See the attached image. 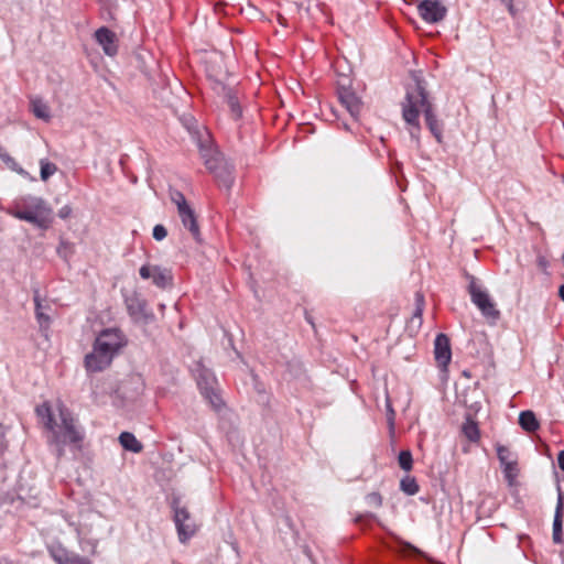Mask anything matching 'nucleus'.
Segmentation results:
<instances>
[{
    "instance_id": "nucleus-1",
    "label": "nucleus",
    "mask_w": 564,
    "mask_h": 564,
    "mask_svg": "<svg viewBox=\"0 0 564 564\" xmlns=\"http://www.w3.org/2000/svg\"><path fill=\"white\" fill-rule=\"evenodd\" d=\"M420 111H423L425 122L431 133L435 139L442 141V124L437 120L431 102L427 100V95L424 86L420 80H416L413 86L406 89L405 99L402 102V117L404 121L411 127L410 134L419 141L420 134Z\"/></svg>"
},
{
    "instance_id": "nucleus-2",
    "label": "nucleus",
    "mask_w": 564,
    "mask_h": 564,
    "mask_svg": "<svg viewBox=\"0 0 564 564\" xmlns=\"http://www.w3.org/2000/svg\"><path fill=\"white\" fill-rule=\"evenodd\" d=\"M59 422L54 420L48 429L52 432L51 444L56 447L57 457L64 455V446L69 445L72 448L79 451L84 440V432L77 425L73 414L63 404L58 405Z\"/></svg>"
},
{
    "instance_id": "nucleus-3",
    "label": "nucleus",
    "mask_w": 564,
    "mask_h": 564,
    "mask_svg": "<svg viewBox=\"0 0 564 564\" xmlns=\"http://www.w3.org/2000/svg\"><path fill=\"white\" fill-rule=\"evenodd\" d=\"M10 214L43 230L48 229L53 221L52 208L47 206L43 198L35 196L22 197L10 210Z\"/></svg>"
},
{
    "instance_id": "nucleus-4",
    "label": "nucleus",
    "mask_w": 564,
    "mask_h": 564,
    "mask_svg": "<svg viewBox=\"0 0 564 564\" xmlns=\"http://www.w3.org/2000/svg\"><path fill=\"white\" fill-rule=\"evenodd\" d=\"M197 386L206 400L216 410L223 405V400L218 393L217 379L210 369L205 367L202 361L196 362L193 368Z\"/></svg>"
},
{
    "instance_id": "nucleus-5",
    "label": "nucleus",
    "mask_w": 564,
    "mask_h": 564,
    "mask_svg": "<svg viewBox=\"0 0 564 564\" xmlns=\"http://www.w3.org/2000/svg\"><path fill=\"white\" fill-rule=\"evenodd\" d=\"M199 149L205 166L216 176L217 181L223 186L229 188L232 184V167L224 160L218 151L203 145H200Z\"/></svg>"
},
{
    "instance_id": "nucleus-6",
    "label": "nucleus",
    "mask_w": 564,
    "mask_h": 564,
    "mask_svg": "<svg viewBox=\"0 0 564 564\" xmlns=\"http://www.w3.org/2000/svg\"><path fill=\"white\" fill-rule=\"evenodd\" d=\"M468 292L471 302L481 312L484 317L492 323H496L500 318V311L496 307V304L486 291L481 290L475 282H471L468 286Z\"/></svg>"
},
{
    "instance_id": "nucleus-7",
    "label": "nucleus",
    "mask_w": 564,
    "mask_h": 564,
    "mask_svg": "<svg viewBox=\"0 0 564 564\" xmlns=\"http://www.w3.org/2000/svg\"><path fill=\"white\" fill-rule=\"evenodd\" d=\"M124 344V337L119 329L107 328L97 336L94 347L101 352L110 355V358L113 359Z\"/></svg>"
},
{
    "instance_id": "nucleus-8",
    "label": "nucleus",
    "mask_w": 564,
    "mask_h": 564,
    "mask_svg": "<svg viewBox=\"0 0 564 564\" xmlns=\"http://www.w3.org/2000/svg\"><path fill=\"white\" fill-rule=\"evenodd\" d=\"M174 521L181 542H186L196 532V523L186 508L174 505Z\"/></svg>"
},
{
    "instance_id": "nucleus-9",
    "label": "nucleus",
    "mask_w": 564,
    "mask_h": 564,
    "mask_svg": "<svg viewBox=\"0 0 564 564\" xmlns=\"http://www.w3.org/2000/svg\"><path fill=\"white\" fill-rule=\"evenodd\" d=\"M139 274L144 280L152 279L153 284L160 289L172 285L173 275L166 268L144 264L140 268Z\"/></svg>"
},
{
    "instance_id": "nucleus-10",
    "label": "nucleus",
    "mask_w": 564,
    "mask_h": 564,
    "mask_svg": "<svg viewBox=\"0 0 564 564\" xmlns=\"http://www.w3.org/2000/svg\"><path fill=\"white\" fill-rule=\"evenodd\" d=\"M420 17L426 23H437L442 21L447 13L446 7L438 0H423L417 6Z\"/></svg>"
},
{
    "instance_id": "nucleus-11",
    "label": "nucleus",
    "mask_w": 564,
    "mask_h": 564,
    "mask_svg": "<svg viewBox=\"0 0 564 564\" xmlns=\"http://www.w3.org/2000/svg\"><path fill=\"white\" fill-rule=\"evenodd\" d=\"M434 357L441 371L447 372L452 360V348L449 338L445 334H438L434 340Z\"/></svg>"
},
{
    "instance_id": "nucleus-12",
    "label": "nucleus",
    "mask_w": 564,
    "mask_h": 564,
    "mask_svg": "<svg viewBox=\"0 0 564 564\" xmlns=\"http://www.w3.org/2000/svg\"><path fill=\"white\" fill-rule=\"evenodd\" d=\"M213 89L219 96H223L226 102L228 104L230 111L235 119L241 117L242 109L239 104V98L237 96V91L230 87H227L219 80H215L213 84Z\"/></svg>"
},
{
    "instance_id": "nucleus-13",
    "label": "nucleus",
    "mask_w": 564,
    "mask_h": 564,
    "mask_svg": "<svg viewBox=\"0 0 564 564\" xmlns=\"http://www.w3.org/2000/svg\"><path fill=\"white\" fill-rule=\"evenodd\" d=\"M338 99L352 118H357L361 110V101L357 95L345 84L338 85Z\"/></svg>"
},
{
    "instance_id": "nucleus-14",
    "label": "nucleus",
    "mask_w": 564,
    "mask_h": 564,
    "mask_svg": "<svg viewBox=\"0 0 564 564\" xmlns=\"http://www.w3.org/2000/svg\"><path fill=\"white\" fill-rule=\"evenodd\" d=\"M127 310L135 321H148L153 314L148 312L147 302L139 294L133 293L126 297Z\"/></svg>"
},
{
    "instance_id": "nucleus-15",
    "label": "nucleus",
    "mask_w": 564,
    "mask_h": 564,
    "mask_svg": "<svg viewBox=\"0 0 564 564\" xmlns=\"http://www.w3.org/2000/svg\"><path fill=\"white\" fill-rule=\"evenodd\" d=\"M111 361L110 355L101 352L94 347L93 351L85 357V367L89 372H99L109 367Z\"/></svg>"
},
{
    "instance_id": "nucleus-16",
    "label": "nucleus",
    "mask_w": 564,
    "mask_h": 564,
    "mask_svg": "<svg viewBox=\"0 0 564 564\" xmlns=\"http://www.w3.org/2000/svg\"><path fill=\"white\" fill-rule=\"evenodd\" d=\"M95 39L108 56H115L118 52L117 36L108 28L102 26L95 32Z\"/></svg>"
},
{
    "instance_id": "nucleus-17",
    "label": "nucleus",
    "mask_w": 564,
    "mask_h": 564,
    "mask_svg": "<svg viewBox=\"0 0 564 564\" xmlns=\"http://www.w3.org/2000/svg\"><path fill=\"white\" fill-rule=\"evenodd\" d=\"M177 213L183 226L192 234L193 238L199 242L200 231L194 209L188 206L185 208L183 207L182 209L177 210Z\"/></svg>"
},
{
    "instance_id": "nucleus-18",
    "label": "nucleus",
    "mask_w": 564,
    "mask_h": 564,
    "mask_svg": "<svg viewBox=\"0 0 564 564\" xmlns=\"http://www.w3.org/2000/svg\"><path fill=\"white\" fill-rule=\"evenodd\" d=\"M463 435L470 442L477 443L480 440V430L478 423L468 415L462 425Z\"/></svg>"
},
{
    "instance_id": "nucleus-19",
    "label": "nucleus",
    "mask_w": 564,
    "mask_h": 564,
    "mask_svg": "<svg viewBox=\"0 0 564 564\" xmlns=\"http://www.w3.org/2000/svg\"><path fill=\"white\" fill-rule=\"evenodd\" d=\"M519 424L524 431H527L529 433L535 432L540 427V423H539L534 412H532L530 410L522 411L520 413Z\"/></svg>"
},
{
    "instance_id": "nucleus-20",
    "label": "nucleus",
    "mask_w": 564,
    "mask_h": 564,
    "mask_svg": "<svg viewBox=\"0 0 564 564\" xmlns=\"http://www.w3.org/2000/svg\"><path fill=\"white\" fill-rule=\"evenodd\" d=\"M50 555L57 564H70L74 553L68 552L63 545L55 544L48 549Z\"/></svg>"
},
{
    "instance_id": "nucleus-21",
    "label": "nucleus",
    "mask_w": 564,
    "mask_h": 564,
    "mask_svg": "<svg viewBox=\"0 0 564 564\" xmlns=\"http://www.w3.org/2000/svg\"><path fill=\"white\" fill-rule=\"evenodd\" d=\"M121 446L132 453H140L143 448L142 444L130 432H122L119 436Z\"/></svg>"
},
{
    "instance_id": "nucleus-22",
    "label": "nucleus",
    "mask_w": 564,
    "mask_h": 564,
    "mask_svg": "<svg viewBox=\"0 0 564 564\" xmlns=\"http://www.w3.org/2000/svg\"><path fill=\"white\" fill-rule=\"evenodd\" d=\"M31 109L36 118L46 122L52 118L50 107L40 98L31 99Z\"/></svg>"
},
{
    "instance_id": "nucleus-23",
    "label": "nucleus",
    "mask_w": 564,
    "mask_h": 564,
    "mask_svg": "<svg viewBox=\"0 0 564 564\" xmlns=\"http://www.w3.org/2000/svg\"><path fill=\"white\" fill-rule=\"evenodd\" d=\"M501 467H502V471H503V475H505V478H506L508 485L514 486L517 482L519 473H520L517 459H514L510 463H507V464L502 465Z\"/></svg>"
},
{
    "instance_id": "nucleus-24",
    "label": "nucleus",
    "mask_w": 564,
    "mask_h": 564,
    "mask_svg": "<svg viewBox=\"0 0 564 564\" xmlns=\"http://www.w3.org/2000/svg\"><path fill=\"white\" fill-rule=\"evenodd\" d=\"M562 497L558 498L556 512L553 521V540L558 543L562 540Z\"/></svg>"
},
{
    "instance_id": "nucleus-25",
    "label": "nucleus",
    "mask_w": 564,
    "mask_h": 564,
    "mask_svg": "<svg viewBox=\"0 0 564 564\" xmlns=\"http://www.w3.org/2000/svg\"><path fill=\"white\" fill-rule=\"evenodd\" d=\"M400 489L408 496H414L420 491L415 477L405 475L400 481Z\"/></svg>"
},
{
    "instance_id": "nucleus-26",
    "label": "nucleus",
    "mask_w": 564,
    "mask_h": 564,
    "mask_svg": "<svg viewBox=\"0 0 564 564\" xmlns=\"http://www.w3.org/2000/svg\"><path fill=\"white\" fill-rule=\"evenodd\" d=\"M414 301H415V308L412 313L411 321H412V323L416 322L417 325L420 326L422 324V316H423V311H424V306H425L424 295L421 292H416L414 295Z\"/></svg>"
},
{
    "instance_id": "nucleus-27",
    "label": "nucleus",
    "mask_w": 564,
    "mask_h": 564,
    "mask_svg": "<svg viewBox=\"0 0 564 564\" xmlns=\"http://www.w3.org/2000/svg\"><path fill=\"white\" fill-rule=\"evenodd\" d=\"M35 315L41 326L50 324V317L44 313V306L42 304L39 292L34 294Z\"/></svg>"
},
{
    "instance_id": "nucleus-28",
    "label": "nucleus",
    "mask_w": 564,
    "mask_h": 564,
    "mask_svg": "<svg viewBox=\"0 0 564 564\" xmlns=\"http://www.w3.org/2000/svg\"><path fill=\"white\" fill-rule=\"evenodd\" d=\"M40 166L42 181H47L57 171V166L45 159L40 161Z\"/></svg>"
},
{
    "instance_id": "nucleus-29",
    "label": "nucleus",
    "mask_w": 564,
    "mask_h": 564,
    "mask_svg": "<svg viewBox=\"0 0 564 564\" xmlns=\"http://www.w3.org/2000/svg\"><path fill=\"white\" fill-rule=\"evenodd\" d=\"M36 412H37V415L40 417H42L46 429L48 430L55 420L54 415L51 411V408L47 404H42L41 406H39L36 409Z\"/></svg>"
},
{
    "instance_id": "nucleus-30",
    "label": "nucleus",
    "mask_w": 564,
    "mask_h": 564,
    "mask_svg": "<svg viewBox=\"0 0 564 564\" xmlns=\"http://www.w3.org/2000/svg\"><path fill=\"white\" fill-rule=\"evenodd\" d=\"M496 451L501 466L516 459L508 446L497 445Z\"/></svg>"
},
{
    "instance_id": "nucleus-31",
    "label": "nucleus",
    "mask_w": 564,
    "mask_h": 564,
    "mask_svg": "<svg viewBox=\"0 0 564 564\" xmlns=\"http://www.w3.org/2000/svg\"><path fill=\"white\" fill-rule=\"evenodd\" d=\"M398 463H399V466L403 470L410 471L412 469V467H413V458H412L411 452L410 451H402L399 454Z\"/></svg>"
},
{
    "instance_id": "nucleus-32",
    "label": "nucleus",
    "mask_w": 564,
    "mask_h": 564,
    "mask_svg": "<svg viewBox=\"0 0 564 564\" xmlns=\"http://www.w3.org/2000/svg\"><path fill=\"white\" fill-rule=\"evenodd\" d=\"M74 253V245L66 241L61 240L57 247V254L64 260H68Z\"/></svg>"
},
{
    "instance_id": "nucleus-33",
    "label": "nucleus",
    "mask_w": 564,
    "mask_h": 564,
    "mask_svg": "<svg viewBox=\"0 0 564 564\" xmlns=\"http://www.w3.org/2000/svg\"><path fill=\"white\" fill-rule=\"evenodd\" d=\"M170 196H171V200L176 205L177 210L182 209L183 207L185 208V207L189 206L185 196L181 192L173 191V192H171Z\"/></svg>"
},
{
    "instance_id": "nucleus-34",
    "label": "nucleus",
    "mask_w": 564,
    "mask_h": 564,
    "mask_svg": "<svg viewBox=\"0 0 564 564\" xmlns=\"http://www.w3.org/2000/svg\"><path fill=\"white\" fill-rule=\"evenodd\" d=\"M152 235L155 240L161 241L167 236V230L163 225H155Z\"/></svg>"
},
{
    "instance_id": "nucleus-35",
    "label": "nucleus",
    "mask_w": 564,
    "mask_h": 564,
    "mask_svg": "<svg viewBox=\"0 0 564 564\" xmlns=\"http://www.w3.org/2000/svg\"><path fill=\"white\" fill-rule=\"evenodd\" d=\"M367 502L369 506L380 507L382 505V497L377 492H371L367 496Z\"/></svg>"
},
{
    "instance_id": "nucleus-36",
    "label": "nucleus",
    "mask_w": 564,
    "mask_h": 564,
    "mask_svg": "<svg viewBox=\"0 0 564 564\" xmlns=\"http://www.w3.org/2000/svg\"><path fill=\"white\" fill-rule=\"evenodd\" d=\"M500 1H501L502 4L506 6V8L508 9L509 13L512 17L517 15V10L514 8L513 0H500Z\"/></svg>"
},
{
    "instance_id": "nucleus-37",
    "label": "nucleus",
    "mask_w": 564,
    "mask_h": 564,
    "mask_svg": "<svg viewBox=\"0 0 564 564\" xmlns=\"http://www.w3.org/2000/svg\"><path fill=\"white\" fill-rule=\"evenodd\" d=\"M70 564H91V562L84 556L74 554V556L72 557Z\"/></svg>"
},
{
    "instance_id": "nucleus-38",
    "label": "nucleus",
    "mask_w": 564,
    "mask_h": 564,
    "mask_svg": "<svg viewBox=\"0 0 564 564\" xmlns=\"http://www.w3.org/2000/svg\"><path fill=\"white\" fill-rule=\"evenodd\" d=\"M72 213V209L70 207L68 206H64L63 208L59 209L58 212V216L63 219L67 218Z\"/></svg>"
},
{
    "instance_id": "nucleus-39",
    "label": "nucleus",
    "mask_w": 564,
    "mask_h": 564,
    "mask_svg": "<svg viewBox=\"0 0 564 564\" xmlns=\"http://www.w3.org/2000/svg\"><path fill=\"white\" fill-rule=\"evenodd\" d=\"M557 463L561 470L564 471V449L558 453Z\"/></svg>"
},
{
    "instance_id": "nucleus-40",
    "label": "nucleus",
    "mask_w": 564,
    "mask_h": 564,
    "mask_svg": "<svg viewBox=\"0 0 564 564\" xmlns=\"http://www.w3.org/2000/svg\"><path fill=\"white\" fill-rule=\"evenodd\" d=\"M8 166L10 169H12L13 171H17L19 174H22V175L26 174V172L22 167H20L18 164L13 165V163H9Z\"/></svg>"
},
{
    "instance_id": "nucleus-41",
    "label": "nucleus",
    "mask_w": 564,
    "mask_h": 564,
    "mask_svg": "<svg viewBox=\"0 0 564 564\" xmlns=\"http://www.w3.org/2000/svg\"><path fill=\"white\" fill-rule=\"evenodd\" d=\"M558 295L561 300L564 302V284L560 286Z\"/></svg>"
},
{
    "instance_id": "nucleus-42",
    "label": "nucleus",
    "mask_w": 564,
    "mask_h": 564,
    "mask_svg": "<svg viewBox=\"0 0 564 564\" xmlns=\"http://www.w3.org/2000/svg\"><path fill=\"white\" fill-rule=\"evenodd\" d=\"M0 564H11V561L8 557H1Z\"/></svg>"
},
{
    "instance_id": "nucleus-43",
    "label": "nucleus",
    "mask_w": 564,
    "mask_h": 564,
    "mask_svg": "<svg viewBox=\"0 0 564 564\" xmlns=\"http://www.w3.org/2000/svg\"><path fill=\"white\" fill-rule=\"evenodd\" d=\"M384 403H386V406L388 408V391L384 390Z\"/></svg>"
},
{
    "instance_id": "nucleus-44",
    "label": "nucleus",
    "mask_w": 564,
    "mask_h": 564,
    "mask_svg": "<svg viewBox=\"0 0 564 564\" xmlns=\"http://www.w3.org/2000/svg\"><path fill=\"white\" fill-rule=\"evenodd\" d=\"M406 55L412 56V52L410 50H406Z\"/></svg>"
}]
</instances>
